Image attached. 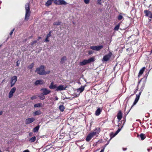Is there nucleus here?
<instances>
[{"mask_svg": "<svg viewBox=\"0 0 152 152\" xmlns=\"http://www.w3.org/2000/svg\"><path fill=\"white\" fill-rule=\"evenodd\" d=\"M45 67L43 65H41L39 67L37 68L35 72L40 75H44L50 73V71L46 72L44 70Z\"/></svg>", "mask_w": 152, "mask_h": 152, "instance_id": "1", "label": "nucleus"}, {"mask_svg": "<svg viewBox=\"0 0 152 152\" xmlns=\"http://www.w3.org/2000/svg\"><path fill=\"white\" fill-rule=\"evenodd\" d=\"M26 14L25 19L27 21L29 19L30 14V11L29 4L28 3H26L25 5Z\"/></svg>", "mask_w": 152, "mask_h": 152, "instance_id": "2", "label": "nucleus"}, {"mask_svg": "<svg viewBox=\"0 0 152 152\" xmlns=\"http://www.w3.org/2000/svg\"><path fill=\"white\" fill-rule=\"evenodd\" d=\"M100 131V129L99 128L97 131H96L93 132L89 134L87 136L86 140L87 141H89L92 138L94 137V136L96 135L97 134H99V132Z\"/></svg>", "mask_w": 152, "mask_h": 152, "instance_id": "3", "label": "nucleus"}, {"mask_svg": "<svg viewBox=\"0 0 152 152\" xmlns=\"http://www.w3.org/2000/svg\"><path fill=\"white\" fill-rule=\"evenodd\" d=\"M94 61V59L93 57L91 58L88 60H85L80 63V65L81 66H84L90 63L91 62Z\"/></svg>", "mask_w": 152, "mask_h": 152, "instance_id": "4", "label": "nucleus"}, {"mask_svg": "<svg viewBox=\"0 0 152 152\" xmlns=\"http://www.w3.org/2000/svg\"><path fill=\"white\" fill-rule=\"evenodd\" d=\"M41 91L42 92V94L43 95H45L49 94L51 92V91L46 88L41 89Z\"/></svg>", "mask_w": 152, "mask_h": 152, "instance_id": "5", "label": "nucleus"}, {"mask_svg": "<svg viewBox=\"0 0 152 152\" xmlns=\"http://www.w3.org/2000/svg\"><path fill=\"white\" fill-rule=\"evenodd\" d=\"M112 55V53L110 52L108 54L104 56L102 59V61H108Z\"/></svg>", "mask_w": 152, "mask_h": 152, "instance_id": "6", "label": "nucleus"}, {"mask_svg": "<svg viewBox=\"0 0 152 152\" xmlns=\"http://www.w3.org/2000/svg\"><path fill=\"white\" fill-rule=\"evenodd\" d=\"M17 80L16 76H14L11 78L10 81L11 87H12L15 84Z\"/></svg>", "mask_w": 152, "mask_h": 152, "instance_id": "7", "label": "nucleus"}, {"mask_svg": "<svg viewBox=\"0 0 152 152\" xmlns=\"http://www.w3.org/2000/svg\"><path fill=\"white\" fill-rule=\"evenodd\" d=\"M144 12L145 14V15L148 17L152 18V12L148 10H145Z\"/></svg>", "mask_w": 152, "mask_h": 152, "instance_id": "8", "label": "nucleus"}, {"mask_svg": "<svg viewBox=\"0 0 152 152\" xmlns=\"http://www.w3.org/2000/svg\"><path fill=\"white\" fill-rule=\"evenodd\" d=\"M66 87H64V86L62 85H61L57 87L56 91H61L66 90Z\"/></svg>", "mask_w": 152, "mask_h": 152, "instance_id": "9", "label": "nucleus"}, {"mask_svg": "<svg viewBox=\"0 0 152 152\" xmlns=\"http://www.w3.org/2000/svg\"><path fill=\"white\" fill-rule=\"evenodd\" d=\"M35 120V118H31L27 119L26 120L25 123L26 124H29L34 121Z\"/></svg>", "mask_w": 152, "mask_h": 152, "instance_id": "10", "label": "nucleus"}, {"mask_svg": "<svg viewBox=\"0 0 152 152\" xmlns=\"http://www.w3.org/2000/svg\"><path fill=\"white\" fill-rule=\"evenodd\" d=\"M139 95H136V98L135 99V100L134 102V103H133V105L131 107V109H130V110H129V111L128 112V113H128L129 112V111H130V110H131V109L132 107L134 106V105H135L137 103V102H138L139 99Z\"/></svg>", "mask_w": 152, "mask_h": 152, "instance_id": "11", "label": "nucleus"}, {"mask_svg": "<svg viewBox=\"0 0 152 152\" xmlns=\"http://www.w3.org/2000/svg\"><path fill=\"white\" fill-rule=\"evenodd\" d=\"M45 83L44 81L42 80H36L34 84L35 85H42L43 84Z\"/></svg>", "mask_w": 152, "mask_h": 152, "instance_id": "12", "label": "nucleus"}, {"mask_svg": "<svg viewBox=\"0 0 152 152\" xmlns=\"http://www.w3.org/2000/svg\"><path fill=\"white\" fill-rule=\"evenodd\" d=\"M57 86L56 85H54L53 82L51 83L50 86H49V88L51 89H54L55 88H56Z\"/></svg>", "mask_w": 152, "mask_h": 152, "instance_id": "13", "label": "nucleus"}, {"mask_svg": "<svg viewBox=\"0 0 152 152\" xmlns=\"http://www.w3.org/2000/svg\"><path fill=\"white\" fill-rule=\"evenodd\" d=\"M54 0H48L45 3V5L47 7L49 6L52 3L53 1Z\"/></svg>", "mask_w": 152, "mask_h": 152, "instance_id": "14", "label": "nucleus"}, {"mask_svg": "<svg viewBox=\"0 0 152 152\" xmlns=\"http://www.w3.org/2000/svg\"><path fill=\"white\" fill-rule=\"evenodd\" d=\"M66 60V57L65 56H64L61 59L60 63L61 64H64L65 61Z\"/></svg>", "mask_w": 152, "mask_h": 152, "instance_id": "15", "label": "nucleus"}, {"mask_svg": "<svg viewBox=\"0 0 152 152\" xmlns=\"http://www.w3.org/2000/svg\"><path fill=\"white\" fill-rule=\"evenodd\" d=\"M122 118V115L121 112V111H119L117 115V118L119 120H120Z\"/></svg>", "mask_w": 152, "mask_h": 152, "instance_id": "16", "label": "nucleus"}, {"mask_svg": "<svg viewBox=\"0 0 152 152\" xmlns=\"http://www.w3.org/2000/svg\"><path fill=\"white\" fill-rule=\"evenodd\" d=\"M67 3L64 0H59V5H64L66 4Z\"/></svg>", "mask_w": 152, "mask_h": 152, "instance_id": "17", "label": "nucleus"}, {"mask_svg": "<svg viewBox=\"0 0 152 152\" xmlns=\"http://www.w3.org/2000/svg\"><path fill=\"white\" fill-rule=\"evenodd\" d=\"M145 69V67H143L140 70V71L139 74V75H141L143 73Z\"/></svg>", "mask_w": 152, "mask_h": 152, "instance_id": "18", "label": "nucleus"}, {"mask_svg": "<svg viewBox=\"0 0 152 152\" xmlns=\"http://www.w3.org/2000/svg\"><path fill=\"white\" fill-rule=\"evenodd\" d=\"M59 108L61 111L63 112L64 110L65 107L63 105L61 104L59 106Z\"/></svg>", "mask_w": 152, "mask_h": 152, "instance_id": "19", "label": "nucleus"}, {"mask_svg": "<svg viewBox=\"0 0 152 152\" xmlns=\"http://www.w3.org/2000/svg\"><path fill=\"white\" fill-rule=\"evenodd\" d=\"M84 89V86H82L81 88H80L77 89L78 92H79L80 93L82 92Z\"/></svg>", "mask_w": 152, "mask_h": 152, "instance_id": "20", "label": "nucleus"}, {"mask_svg": "<svg viewBox=\"0 0 152 152\" xmlns=\"http://www.w3.org/2000/svg\"><path fill=\"white\" fill-rule=\"evenodd\" d=\"M41 114V112L40 110H37L33 113L34 115H40Z\"/></svg>", "mask_w": 152, "mask_h": 152, "instance_id": "21", "label": "nucleus"}, {"mask_svg": "<svg viewBox=\"0 0 152 152\" xmlns=\"http://www.w3.org/2000/svg\"><path fill=\"white\" fill-rule=\"evenodd\" d=\"M101 113V110L99 108L97 109L95 112V115H99Z\"/></svg>", "mask_w": 152, "mask_h": 152, "instance_id": "22", "label": "nucleus"}, {"mask_svg": "<svg viewBox=\"0 0 152 152\" xmlns=\"http://www.w3.org/2000/svg\"><path fill=\"white\" fill-rule=\"evenodd\" d=\"M39 128V126L38 125L34 128L33 131L34 132H38Z\"/></svg>", "mask_w": 152, "mask_h": 152, "instance_id": "23", "label": "nucleus"}, {"mask_svg": "<svg viewBox=\"0 0 152 152\" xmlns=\"http://www.w3.org/2000/svg\"><path fill=\"white\" fill-rule=\"evenodd\" d=\"M140 136L142 140H144L146 138V136L145 134H141Z\"/></svg>", "mask_w": 152, "mask_h": 152, "instance_id": "24", "label": "nucleus"}, {"mask_svg": "<svg viewBox=\"0 0 152 152\" xmlns=\"http://www.w3.org/2000/svg\"><path fill=\"white\" fill-rule=\"evenodd\" d=\"M103 48L102 45H99L96 46V51H98L100 50Z\"/></svg>", "mask_w": 152, "mask_h": 152, "instance_id": "25", "label": "nucleus"}, {"mask_svg": "<svg viewBox=\"0 0 152 152\" xmlns=\"http://www.w3.org/2000/svg\"><path fill=\"white\" fill-rule=\"evenodd\" d=\"M42 104L41 103H37L34 105V107H42Z\"/></svg>", "mask_w": 152, "mask_h": 152, "instance_id": "26", "label": "nucleus"}, {"mask_svg": "<svg viewBox=\"0 0 152 152\" xmlns=\"http://www.w3.org/2000/svg\"><path fill=\"white\" fill-rule=\"evenodd\" d=\"M61 22L59 21H58L54 22L53 23V25H60Z\"/></svg>", "mask_w": 152, "mask_h": 152, "instance_id": "27", "label": "nucleus"}, {"mask_svg": "<svg viewBox=\"0 0 152 152\" xmlns=\"http://www.w3.org/2000/svg\"><path fill=\"white\" fill-rule=\"evenodd\" d=\"M35 140L36 137H33L30 139L29 141L31 142H34Z\"/></svg>", "mask_w": 152, "mask_h": 152, "instance_id": "28", "label": "nucleus"}, {"mask_svg": "<svg viewBox=\"0 0 152 152\" xmlns=\"http://www.w3.org/2000/svg\"><path fill=\"white\" fill-rule=\"evenodd\" d=\"M116 135V134L115 133L114 134L113 132L111 133L110 134V139H111L112 138L114 137Z\"/></svg>", "mask_w": 152, "mask_h": 152, "instance_id": "29", "label": "nucleus"}, {"mask_svg": "<svg viewBox=\"0 0 152 152\" xmlns=\"http://www.w3.org/2000/svg\"><path fill=\"white\" fill-rule=\"evenodd\" d=\"M119 27L120 23H119L114 28V30H118L119 29Z\"/></svg>", "mask_w": 152, "mask_h": 152, "instance_id": "30", "label": "nucleus"}, {"mask_svg": "<svg viewBox=\"0 0 152 152\" xmlns=\"http://www.w3.org/2000/svg\"><path fill=\"white\" fill-rule=\"evenodd\" d=\"M13 93H13L12 91L11 92V91H10V93H9V98H11L12 97V96L13 95Z\"/></svg>", "mask_w": 152, "mask_h": 152, "instance_id": "31", "label": "nucleus"}, {"mask_svg": "<svg viewBox=\"0 0 152 152\" xmlns=\"http://www.w3.org/2000/svg\"><path fill=\"white\" fill-rule=\"evenodd\" d=\"M123 18H124V17L121 15H119L118 17V19L119 20H121Z\"/></svg>", "mask_w": 152, "mask_h": 152, "instance_id": "32", "label": "nucleus"}, {"mask_svg": "<svg viewBox=\"0 0 152 152\" xmlns=\"http://www.w3.org/2000/svg\"><path fill=\"white\" fill-rule=\"evenodd\" d=\"M39 99L42 100L44 99L45 98V96L43 95L39 96Z\"/></svg>", "mask_w": 152, "mask_h": 152, "instance_id": "33", "label": "nucleus"}, {"mask_svg": "<svg viewBox=\"0 0 152 152\" xmlns=\"http://www.w3.org/2000/svg\"><path fill=\"white\" fill-rule=\"evenodd\" d=\"M59 0H54V3L56 4L59 5Z\"/></svg>", "mask_w": 152, "mask_h": 152, "instance_id": "34", "label": "nucleus"}, {"mask_svg": "<svg viewBox=\"0 0 152 152\" xmlns=\"http://www.w3.org/2000/svg\"><path fill=\"white\" fill-rule=\"evenodd\" d=\"M90 48L93 50H96V46H91L90 47Z\"/></svg>", "mask_w": 152, "mask_h": 152, "instance_id": "35", "label": "nucleus"}, {"mask_svg": "<svg viewBox=\"0 0 152 152\" xmlns=\"http://www.w3.org/2000/svg\"><path fill=\"white\" fill-rule=\"evenodd\" d=\"M34 66V63H32L28 66V68L29 69H31Z\"/></svg>", "mask_w": 152, "mask_h": 152, "instance_id": "36", "label": "nucleus"}, {"mask_svg": "<svg viewBox=\"0 0 152 152\" xmlns=\"http://www.w3.org/2000/svg\"><path fill=\"white\" fill-rule=\"evenodd\" d=\"M16 89L15 88L13 87L11 90L10 91H11V92L12 91V92L14 93L15 92Z\"/></svg>", "mask_w": 152, "mask_h": 152, "instance_id": "37", "label": "nucleus"}, {"mask_svg": "<svg viewBox=\"0 0 152 152\" xmlns=\"http://www.w3.org/2000/svg\"><path fill=\"white\" fill-rule=\"evenodd\" d=\"M84 2L86 4H88L89 3L90 0H84Z\"/></svg>", "mask_w": 152, "mask_h": 152, "instance_id": "38", "label": "nucleus"}, {"mask_svg": "<svg viewBox=\"0 0 152 152\" xmlns=\"http://www.w3.org/2000/svg\"><path fill=\"white\" fill-rule=\"evenodd\" d=\"M51 32L50 31L49 32V33L47 35V37L48 38L50 37L51 36Z\"/></svg>", "mask_w": 152, "mask_h": 152, "instance_id": "39", "label": "nucleus"}, {"mask_svg": "<svg viewBox=\"0 0 152 152\" xmlns=\"http://www.w3.org/2000/svg\"><path fill=\"white\" fill-rule=\"evenodd\" d=\"M37 98V97L36 96H33L31 98V100H33Z\"/></svg>", "mask_w": 152, "mask_h": 152, "instance_id": "40", "label": "nucleus"}, {"mask_svg": "<svg viewBox=\"0 0 152 152\" xmlns=\"http://www.w3.org/2000/svg\"><path fill=\"white\" fill-rule=\"evenodd\" d=\"M37 42V41L36 40H35L33 42H32L31 43V45H33L34 44L36 43Z\"/></svg>", "mask_w": 152, "mask_h": 152, "instance_id": "41", "label": "nucleus"}, {"mask_svg": "<svg viewBox=\"0 0 152 152\" xmlns=\"http://www.w3.org/2000/svg\"><path fill=\"white\" fill-rule=\"evenodd\" d=\"M97 4H101V0H98L97 1Z\"/></svg>", "mask_w": 152, "mask_h": 152, "instance_id": "42", "label": "nucleus"}, {"mask_svg": "<svg viewBox=\"0 0 152 152\" xmlns=\"http://www.w3.org/2000/svg\"><path fill=\"white\" fill-rule=\"evenodd\" d=\"M14 30H15V28H14L11 31V32L10 34V35H11L12 34L13 32V31H14Z\"/></svg>", "mask_w": 152, "mask_h": 152, "instance_id": "43", "label": "nucleus"}, {"mask_svg": "<svg viewBox=\"0 0 152 152\" xmlns=\"http://www.w3.org/2000/svg\"><path fill=\"white\" fill-rule=\"evenodd\" d=\"M121 130V129H118L116 132L115 134H117Z\"/></svg>", "mask_w": 152, "mask_h": 152, "instance_id": "44", "label": "nucleus"}, {"mask_svg": "<svg viewBox=\"0 0 152 152\" xmlns=\"http://www.w3.org/2000/svg\"><path fill=\"white\" fill-rule=\"evenodd\" d=\"M48 38H48V37H46V39H45V41L46 42H48L49 41V40H48Z\"/></svg>", "mask_w": 152, "mask_h": 152, "instance_id": "45", "label": "nucleus"}, {"mask_svg": "<svg viewBox=\"0 0 152 152\" xmlns=\"http://www.w3.org/2000/svg\"><path fill=\"white\" fill-rule=\"evenodd\" d=\"M88 53H89V54H92V51H89V52H88Z\"/></svg>", "mask_w": 152, "mask_h": 152, "instance_id": "46", "label": "nucleus"}, {"mask_svg": "<svg viewBox=\"0 0 152 152\" xmlns=\"http://www.w3.org/2000/svg\"><path fill=\"white\" fill-rule=\"evenodd\" d=\"M55 100H58V98L57 97V96H56V97H55Z\"/></svg>", "mask_w": 152, "mask_h": 152, "instance_id": "47", "label": "nucleus"}, {"mask_svg": "<svg viewBox=\"0 0 152 152\" xmlns=\"http://www.w3.org/2000/svg\"><path fill=\"white\" fill-rule=\"evenodd\" d=\"M104 149H103L100 152H104Z\"/></svg>", "mask_w": 152, "mask_h": 152, "instance_id": "48", "label": "nucleus"}, {"mask_svg": "<svg viewBox=\"0 0 152 152\" xmlns=\"http://www.w3.org/2000/svg\"><path fill=\"white\" fill-rule=\"evenodd\" d=\"M23 152H29V151L28 150H26L24 151Z\"/></svg>", "mask_w": 152, "mask_h": 152, "instance_id": "49", "label": "nucleus"}, {"mask_svg": "<svg viewBox=\"0 0 152 152\" xmlns=\"http://www.w3.org/2000/svg\"><path fill=\"white\" fill-rule=\"evenodd\" d=\"M19 65V64L18 63V61L17 62L16 66H18Z\"/></svg>", "mask_w": 152, "mask_h": 152, "instance_id": "50", "label": "nucleus"}, {"mask_svg": "<svg viewBox=\"0 0 152 152\" xmlns=\"http://www.w3.org/2000/svg\"><path fill=\"white\" fill-rule=\"evenodd\" d=\"M3 113L2 111H0V115H1Z\"/></svg>", "mask_w": 152, "mask_h": 152, "instance_id": "51", "label": "nucleus"}, {"mask_svg": "<svg viewBox=\"0 0 152 152\" xmlns=\"http://www.w3.org/2000/svg\"><path fill=\"white\" fill-rule=\"evenodd\" d=\"M141 93V91H140V92L139 95H138L139 96V97H140V95Z\"/></svg>", "mask_w": 152, "mask_h": 152, "instance_id": "52", "label": "nucleus"}, {"mask_svg": "<svg viewBox=\"0 0 152 152\" xmlns=\"http://www.w3.org/2000/svg\"><path fill=\"white\" fill-rule=\"evenodd\" d=\"M41 38L40 37H39L38 38V40H39V39H40Z\"/></svg>", "mask_w": 152, "mask_h": 152, "instance_id": "53", "label": "nucleus"}, {"mask_svg": "<svg viewBox=\"0 0 152 152\" xmlns=\"http://www.w3.org/2000/svg\"><path fill=\"white\" fill-rule=\"evenodd\" d=\"M123 149L124 151H125L126 149V148H123Z\"/></svg>", "mask_w": 152, "mask_h": 152, "instance_id": "54", "label": "nucleus"}, {"mask_svg": "<svg viewBox=\"0 0 152 152\" xmlns=\"http://www.w3.org/2000/svg\"><path fill=\"white\" fill-rule=\"evenodd\" d=\"M137 90H136V91H134V93H136V92Z\"/></svg>", "mask_w": 152, "mask_h": 152, "instance_id": "55", "label": "nucleus"}, {"mask_svg": "<svg viewBox=\"0 0 152 152\" xmlns=\"http://www.w3.org/2000/svg\"><path fill=\"white\" fill-rule=\"evenodd\" d=\"M151 19H149V21H151Z\"/></svg>", "mask_w": 152, "mask_h": 152, "instance_id": "56", "label": "nucleus"}, {"mask_svg": "<svg viewBox=\"0 0 152 152\" xmlns=\"http://www.w3.org/2000/svg\"><path fill=\"white\" fill-rule=\"evenodd\" d=\"M152 53V50H151V53Z\"/></svg>", "mask_w": 152, "mask_h": 152, "instance_id": "57", "label": "nucleus"}, {"mask_svg": "<svg viewBox=\"0 0 152 152\" xmlns=\"http://www.w3.org/2000/svg\"><path fill=\"white\" fill-rule=\"evenodd\" d=\"M0 152H2L0 150Z\"/></svg>", "mask_w": 152, "mask_h": 152, "instance_id": "58", "label": "nucleus"}]
</instances>
